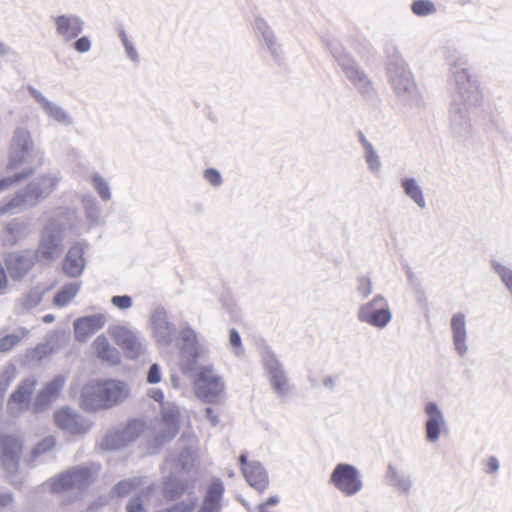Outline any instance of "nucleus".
Listing matches in <instances>:
<instances>
[{
	"mask_svg": "<svg viewBox=\"0 0 512 512\" xmlns=\"http://www.w3.org/2000/svg\"><path fill=\"white\" fill-rule=\"evenodd\" d=\"M465 60L459 59L453 64L455 95L451 105V113L455 123L465 120L469 107L477 106L482 94L477 78L464 67Z\"/></svg>",
	"mask_w": 512,
	"mask_h": 512,
	"instance_id": "nucleus-1",
	"label": "nucleus"
},
{
	"mask_svg": "<svg viewBox=\"0 0 512 512\" xmlns=\"http://www.w3.org/2000/svg\"><path fill=\"white\" fill-rule=\"evenodd\" d=\"M58 181L59 177L55 173H46L33 179L13 198L0 202V217L12 214L26 205H37L55 190Z\"/></svg>",
	"mask_w": 512,
	"mask_h": 512,
	"instance_id": "nucleus-2",
	"label": "nucleus"
},
{
	"mask_svg": "<svg viewBox=\"0 0 512 512\" xmlns=\"http://www.w3.org/2000/svg\"><path fill=\"white\" fill-rule=\"evenodd\" d=\"M41 162L42 155L35 148L30 132L25 128H17L12 138L7 168L14 170L27 165V170L32 168L34 171Z\"/></svg>",
	"mask_w": 512,
	"mask_h": 512,
	"instance_id": "nucleus-3",
	"label": "nucleus"
},
{
	"mask_svg": "<svg viewBox=\"0 0 512 512\" xmlns=\"http://www.w3.org/2000/svg\"><path fill=\"white\" fill-rule=\"evenodd\" d=\"M194 373L195 395L207 403H221L225 398L226 385L212 365H195Z\"/></svg>",
	"mask_w": 512,
	"mask_h": 512,
	"instance_id": "nucleus-4",
	"label": "nucleus"
},
{
	"mask_svg": "<svg viewBox=\"0 0 512 512\" xmlns=\"http://www.w3.org/2000/svg\"><path fill=\"white\" fill-rule=\"evenodd\" d=\"M388 78L398 99L404 104H418L421 93L414 77L404 60L397 59L389 64Z\"/></svg>",
	"mask_w": 512,
	"mask_h": 512,
	"instance_id": "nucleus-5",
	"label": "nucleus"
},
{
	"mask_svg": "<svg viewBox=\"0 0 512 512\" xmlns=\"http://www.w3.org/2000/svg\"><path fill=\"white\" fill-rule=\"evenodd\" d=\"M98 470L96 465L77 466L52 478L49 485L54 492H69L76 496L94 481Z\"/></svg>",
	"mask_w": 512,
	"mask_h": 512,
	"instance_id": "nucleus-6",
	"label": "nucleus"
},
{
	"mask_svg": "<svg viewBox=\"0 0 512 512\" xmlns=\"http://www.w3.org/2000/svg\"><path fill=\"white\" fill-rule=\"evenodd\" d=\"M108 332L129 359H137L146 351V342L129 325L118 323L109 326Z\"/></svg>",
	"mask_w": 512,
	"mask_h": 512,
	"instance_id": "nucleus-7",
	"label": "nucleus"
},
{
	"mask_svg": "<svg viewBox=\"0 0 512 512\" xmlns=\"http://www.w3.org/2000/svg\"><path fill=\"white\" fill-rule=\"evenodd\" d=\"M330 483L344 496L351 497L364 487L362 474L354 465L339 463L330 476Z\"/></svg>",
	"mask_w": 512,
	"mask_h": 512,
	"instance_id": "nucleus-8",
	"label": "nucleus"
},
{
	"mask_svg": "<svg viewBox=\"0 0 512 512\" xmlns=\"http://www.w3.org/2000/svg\"><path fill=\"white\" fill-rule=\"evenodd\" d=\"M357 316L360 322L369 324L377 329H384L392 320V311L387 299L377 295L369 302L360 306Z\"/></svg>",
	"mask_w": 512,
	"mask_h": 512,
	"instance_id": "nucleus-9",
	"label": "nucleus"
},
{
	"mask_svg": "<svg viewBox=\"0 0 512 512\" xmlns=\"http://www.w3.org/2000/svg\"><path fill=\"white\" fill-rule=\"evenodd\" d=\"M262 362L273 393L278 398L290 396L293 392V385L277 358L267 352L264 354Z\"/></svg>",
	"mask_w": 512,
	"mask_h": 512,
	"instance_id": "nucleus-10",
	"label": "nucleus"
},
{
	"mask_svg": "<svg viewBox=\"0 0 512 512\" xmlns=\"http://www.w3.org/2000/svg\"><path fill=\"white\" fill-rule=\"evenodd\" d=\"M425 414V440L429 444H436L448 432L445 414L435 401H428L424 406Z\"/></svg>",
	"mask_w": 512,
	"mask_h": 512,
	"instance_id": "nucleus-11",
	"label": "nucleus"
},
{
	"mask_svg": "<svg viewBox=\"0 0 512 512\" xmlns=\"http://www.w3.org/2000/svg\"><path fill=\"white\" fill-rule=\"evenodd\" d=\"M23 441L15 433H0V464L13 474L18 470Z\"/></svg>",
	"mask_w": 512,
	"mask_h": 512,
	"instance_id": "nucleus-12",
	"label": "nucleus"
},
{
	"mask_svg": "<svg viewBox=\"0 0 512 512\" xmlns=\"http://www.w3.org/2000/svg\"><path fill=\"white\" fill-rule=\"evenodd\" d=\"M180 337L183 342L181 353L183 360H185V368L193 370L199 360L207 359L208 350L198 343L197 335L190 327L182 329Z\"/></svg>",
	"mask_w": 512,
	"mask_h": 512,
	"instance_id": "nucleus-13",
	"label": "nucleus"
},
{
	"mask_svg": "<svg viewBox=\"0 0 512 512\" xmlns=\"http://www.w3.org/2000/svg\"><path fill=\"white\" fill-rule=\"evenodd\" d=\"M29 93L48 119L61 126L73 125V117L62 106L48 99L36 88L29 87Z\"/></svg>",
	"mask_w": 512,
	"mask_h": 512,
	"instance_id": "nucleus-14",
	"label": "nucleus"
},
{
	"mask_svg": "<svg viewBox=\"0 0 512 512\" xmlns=\"http://www.w3.org/2000/svg\"><path fill=\"white\" fill-rule=\"evenodd\" d=\"M152 337L160 346H168L175 337V326L168 319L167 312L163 308L155 309L150 318Z\"/></svg>",
	"mask_w": 512,
	"mask_h": 512,
	"instance_id": "nucleus-15",
	"label": "nucleus"
},
{
	"mask_svg": "<svg viewBox=\"0 0 512 512\" xmlns=\"http://www.w3.org/2000/svg\"><path fill=\"white\" fill-rule=\"evenodd\" d=\"M62 231V226L54 221L45 226L37 250L41 258L52 260L58 256L63 239Z\"/></svg>",
	"mask_w": 512,
	"mask_h": 512,
	"instance_id": "nucleus-16",
	"label": "nucleus"
},
{
	"mask_svg": "<svg viewBox=\"0 0 512 512\" xmlns=\"http://www.w3.org/2000/svg\"><path fill=\"white\" fill-rule=\"evenodd\" d=\"M161 420L155 428L157 439L161 441L173 438L179 429L181 413L178 406L174 403H162Z\"/></svg>",
	"mask_w": 512,
	"mask_h": 512,
	"instance_id": "nucleus-17",
	"label": "nucleus"
},
{
	"mask_svg": "<svg viewBox=\"0 0 512 512\" xmlns=\"http://www.w3.org/2000/svg\"><path fill=\"white\" fill-rule=\"evenodd\" d=\"M55 33L64 42L76 39L84 29V21L75 14H61L52 17Z\"/></svg>",
	"mask_w": 512,
	"mask_h": 512,
	"instance_id": "nucleus-18",
	"label": "nucleus"
},
{
	"mask_svg": "<svg viewBox=\"0 0 512 512\" xmlns=\"http://www.w3.org/2000/svg\"><path fill=\"white\" fill-rule=\"evenodd\" d=\"M107 323V316L97 313L77 318L73 322L74 337L78 342L85 343L88 339L101 330Z\"/></svg>",
	"mask_w": 512,
	"mask_h": 512,
	"instance_id": "nucleus-19",
	"label": "nucleus"
},
{
	"mask_svg": "<svg viewBox=\"0 0 512 512\" xmlns=\"http://www.w3.org/2000/svg\"><path fill=\"white\" fill-rule=\"evenodd\" d=\"M36 254L33 251L10 253L6 257V267L9 275L17 280L24 277L33 267Z\"/></svg>",
	"mask_w": 512,
	"mask_h": 512,
	"instance_id": "nucleus-20",
	"label": "nucleus"
},
{
	"mask_svg": "<svg viewBox=\"0 0 512 512\" xmlns=\"http://www.w3.org/2000/svg\"><path fill=\"white\" fill-rule=\"evenodd\" d=\"M55 424L70 434H82L89 428V424L70 408H61L54 412Z\"/></svg>",
	"mask_w": 512,
	"mask_h": 512,
	"instance_id": "nucleus-21",
	"label": "nucleus"
},
{
	"mask_svg": "<svg viewBox=\"0 0 512 512\" xmlns=\"http://www.w3.org/2000/svg\"><path fill=\"white\" fill-rule=\"evenodd\" d=\"M239 461L247 483L259 492L264 491L268 486V477L264 467L258 461L247 462L245 455H241Z\"/></svg>",
	"mask_w": 512,
	"mask_h": 512,
	"instance_id": "nucleus-22",
	"label": "nucleus"
},
{
	"mask_svg": "<svg viewBox=\"0 0 512 512\" xmlns=\"http://www.w3.org/2000/svg\"><path fill=\"white\" fill-rule=\"evenodd\" d=\"M80 404L86 410L105 409L102 380H94L81 389Z\"/></svg>",
	"mask_w": 512,
	"mask_h": 512,
	"instance_id": "nucleus-23",
	"label": "nucleus"
},
{
	"mask_svg": "<svg viewBox=\"0 0 512 512\" xmlns=\"http://www.w3.org/2000/svg\"><path fill=\"white\" fill-rule=\"evenodd\" d=\"M88 244L86 242H77L72 245L64 259L63 270L70 277H78L85 268L84 252Z\"/></svg>",
	"mask_w": 512,
	"mask_h": 512,
	"instance_id": "nucleus-24",
	"label": "nucleus"
},
{
	"mask_svg": "<svg viewBox=\"0 0 512 512\" xmlns=\"http://www.w3.org/2000/svg\"><path fill=\"white\" fill-rule=\"evenodd\" d=\"M105 409L126 400L130 394L129 385L121 380H102Z\"/></svg>",
	"mask_w": 512,
	"mask_h": 512,
	"instance_id": "nucleus-25",
	"label": "nucleus"
},
{
	"mask_svg": "<svg viewBox=\"0 0 512 512\" xmlns=\"http://www.w3.org/2000/svg\"><path fill=\"white\" fill-rule=\"evenodd\" d=\"M64 384L65 379L63 376H56L49 381L38 393L33 404L34 409L36 411H43L47 409L54 401H56Z\"/></svg>",
	"mask_w": 512,
	"mask_h": 512,
	"instance_id": "nucleus-26",
	"label": "nucleus"
},
{
	"mask_svg": "<svg viewBox=\"0 0 512 512\" xmlns=\"http://www.w3.org/2000/svg\"><path fill=\"white\" fill-rule=\"evenodd\" d=\"M35 386L36 380L33 377L24 379L18 385L16 391L10 396L8 401V407L13 413H19L27 408Z\"/></svg>",
	"mask_w": 512,
	"mask_h": 512,
	"instance_id": "nucleus-27",
	"label": "nucleus"
},
{
	"mask_svg": "<svg viewBox=\"0 0 512 512\" xmlns=\"http://www.w3.org/2000/svg\"><path fill=\"white\" fill-rule=\"evenodd\" d=\"M450 327L454 348L459 355L464 356L468 352V333L465 315L461 312L454 314L451 318Z\"/></svg>",
	"mask_w": 512,
	"mask_h": 512,
	"instance_id": "nucleus-28",
	"label": "nucleus"
},
{
	"mask_svg": "<svg viewBox=\"0 0 512 512\" xmlns=\"http://www.w3.org/2000/svg\"><path fill=\"white\" fill-rule=\"evenodd\" d=\"M254 29L257 37L264 43L271 56L275 59L279 58L282 55V47L268 23L263 18H256Z\"/></svg>",
	"mask_w": 512,
	"mask_h": 512,
	"instance_id": "nucleus-29",
	"label": "nucleus"
},
{
	"mask_svg": "<svg viewBox=\"0 0 512 512\" xmlns=\"http://www.w3.org/2000/svg\"><path fill=\"white\" fill-rule=\"evenodd\" d=\"M93 353L103 361L116 365L120 361L119 351L109 343L108 338L101 334L92 342Z\"/></svg>",
	"mask_w": 512,
	"mask_h": 512,
	"instance_id": "nucleus-30",
	"label": "nucleus"
},
{
	"mask_svg": "<svg viewBox=\"0 0 512 512\" xmlns=\"http://www.w3.org/2000/svg\"><path fill=\"white\" fill-rule=\"evenodd\" d=\"M359 141L363 149V158L368 171L374 176H379L382 172V161L377 149L363 133H360Z\"/></svg>",
	"mask_w": 512,
	"mask_h": 512,
	"instance_id": "nucleus-31",
	"label": "nucleus"
},
{
	"mask_svg": "<svg viewBox=\"0 0 512 512\" xmlns=\"http://www.w3.org/2000/svg\"><path fill=\"white\" fill-rule=\"evenodd\" d=\"M401 188L406 197H408L418 208L425 209L426 199L420 182L414 177H403L400 180Z\"/></svg>",
	"mask_w": 512,
	"mask_h": 512,
	"instance_id": "nucleus-32",
	"label": "nucleus"
},
{
	"mask_svg": "<svg viewBox=\"0 0 512 512\" xmlns=\"http://www.w3.org/2000/svg\"><path fill=\"white\" fill-rule=\"evenodd\" d=\"M223 491L224 487L222 482L219 479L213 480L207 489V493L198 512H219Z\"/></svg>",
	"mask_w": 512,
	"mask_h": 512,
	"instance_id": "nucleus-33",
	"label": "nucleus"
},
{
	"mask_svg": "<svg viewBox=\"0 0 512 512\" xmlns=\"http://www.w3.org/2000/svg\"><path fill=\"white\" fill-rule=\"evenodd\" d=\"M342 67L347 78L361 93L366 94L370 92L372 83L355 62L342 63Z\"/></svg>",
	"mask_w": 512,
	"mask_h": 512,
	"instance_id": "nucleus-34",
	"label": "nucleus"
},
{
	"mask_svg": "<svg viewBox=\"0 0 512 512\" xmlns=\"http://www.w3.org/2000/svg\"><path fill=\"white\" fill-rule=\"evenodd\" d=\"M163 493L166 498L171 500L179 498L184 494H187V499L197 498V496L193 495L190 485L184 483L182 479L176 475L167 477L164 482Z\"/></svg>",
	"mask_w": 512,
	"mask_h": 512,
	"instance_id": "nucleus-35",
	"label": "nucleus"
},
{
	"mask_svg": "<svg viewBox=\"0 0 512 512\" xmlns=\"http://www.w3.org/2000/svg\"><path fill=\"white\" fill-rule=\"evenodd\" d=\"M29 233L28 222L23 219H15L6 226L4 241L12 245L25 238Z\"/></svg>",
	"mask_w": 512,
	"mask_h": 512,
	"instance_id": "nucleus-36",
	"label": "nucleus"
},
{
	"mask_svg": "<svg viewBox=\"0 0 512 512\" xmlns=\"http://www.w3.org/2000/svg\"><path fill=\"white\" fill-rule=\"evenodd\" d=\"M386 477L388 484L399 492L408 493L412 487L410 477L401 473L394 465L388 466Z\"/></svg>",
	"mask_w": 512,
	"mask_h": 512,
	"instance_id": "nucleus-37",
	"label": "nucleus"
},
{
	"mask_svg": "<svg viewBox=\"0 0 512 512\" xmlns=\"http://www.w3.org/2000/svg\"><path fill=\"white\" fill-rule=\"evenodd\" d=\"M29 334V330L27 328H19L13 333L4 335L0 338V353H9L16 346L20 344V342L26 338Z\"/></svg>",
	"mask_w": 512,
	"mask_h": 512,
	"instance_id": "nucleus-38",
	"label": "nucleus"
},
{
	"mask_svg": "<svg viewBox=\"0 0 512 512\" xmlns=\"http://www.w3.org/2000/svg\"><path fill=\"white\" fill-rule=\"evenodd\" d=\"M155 485H149L141 493L130 499L127 505V512H147L146 502L154 495Z\"/></svg>",
	"mask_w": 512,
	"mask_h": 512,
	"instance_id": "nucleus-39",
	"label": "nucleus"
},
{
	"mask_svg": "<svg viewBox=\"0 0 512 512\" xmlns=\"http://www.w3.org/2000/svg\"><path fill=\"white\" fill-rule=\"evenodd\" d=\"M89 178L93 189L99 195L101 200L104 202L111 200L112 193L108 181L97 172L92 173Z\"/></svg>",
	"mask_w": 512,
	"mask_h": 512,
	"instance_id": "nucleus-40",
	"label": "nucleus"
},
{
	"mask_svg": "<svg viewBox=\"0 0 512 512\" xmlns=\"http://www.w3.org/2000/svg\"><path fill=\"white\" fill-rule=\"evenodd\" d=\"M79 290V283H70L65 285L61 291L55 295L54 305L57 307H65L75 298Z\"/></svg>",
	"mask_w": 512,
	"mask_h": 512,
	"instance_id": "nucleus-41",
	"label": "nucleus"
},
{
	"mask_svg": "<svg viewBox=\"0 0 512 512\" xmlns=\"http://www.w3.org/2000/svg\"><path fill=\"white\" fill-rule=\"evenodd\" d=\"M127 444H128V442L125 438L123 431L117 430V431L108 433L105 436L101 446L105 450H116V449H120V448L124 447Z\"/></svg>",
	"mask_w": 512,
	"mask_h": 512,
	"instance_id": "nucleus-42",
	"label": "nucleus"
},
{
	"mask_svg": "<svg viewBox=\"0 0 512 512\" xmlns=\"http://www.w3.org/2000/svg\"><path fill=\"white\" fill-rule=\"evenodd\" d=\"M49 291L48 287L36 286L33 288L23 299L22 305L26 309H31L38 306L44 295Z\"/></svg>",
	"mask_w": 512,
	"mask_h": 512,
	"instance_id": "nucleus-43",
	"label": "nucleus"
},
{
	"mask_svg": "<svg viewBox=\"0 0 512 512\" xmlns=\"http://www.w3.org/2000/svg\"><path fill=\"white\" fill-rule=\"evenodd\" d=\"M60 347V344H38L34 349L28 351L27 356L33 360L40 362L42 359L51 355L55 351H57Z\"/></svg>",
	"mask_w": 512,
	"mask_h": 512,
	"instance_id": "nucleus-44",
	"label": "nucleus"
},
{
	"mask_svg": "<svg viewBox=\"0 0 512 512\" xmlns=\"http://www.w3.org/2000/svg\"><path fill=\"white\" fill-rule=\"evenodd\" d=\"M31 174H33V169H23L21 172H17L13 175H9L6 177H3L0 179V193L8 190L13 185L17 184L18 182L24 180L25 178L29 177Z\"/></svg>",
	"mask_w": 512,
	"mask_h": 512,
	"instance_id": "nucleus-45",
	"label": "nucleus"
},
{
	"mask_svg": "<svg viewBox=\"0 0 512 512\" xmlns=\"http://www.w3.org/2000/svg\"><path fill=\"white\" fill-rule=\"evenodd\" d=\"M145 424L141 420H134L127 424V426L122 429L125 438L128 443L134 441L141 433L144 432Z\"/></svg>",
	"mask_w": 512,
	"mask_h": 512,
	"instance_id": "nucleus-46",
	"label": "nucleus"
},
{
	"mask_svg": "<svg viewBox=\"0 0 512 512\" xmlns=\"http://www.w3.org/2000/svg\"><path fill=\"white\" fill-rule=\"evenodd\" d=\"M84 209L87 218L93 223L97 224L101 219V208L99 203L94 198H89L85 201Z\"/></svg>",
	"mask_w": 512,
	"mask_h": 512,
	"instance_id": "nucleus-47",
	"label": "nucleus"
},
{
	"mask_svg": "<svg viewBox=\"0 0 512 512\" xmlns=\"http://www.w3.org/2000/svg\"><path fill=\"white\" fill-rule=\"evenodd\" d=\"M411 9L418 16H427L436 11L434 4L429 0H415Z\"/></svg>",
	"mask_w": 512,
	"mask_h": 512,
	"instance_id": "nucleus-48",
	"label": "nucleus"
},
{
	"mask_svg": "<svg viewBox=\"0 0 512 512\" xmlns=\"http://www.w3.org/2000/svg\"><path fill=\"white\" fill-rule=\"evenodd\" d=\"M197 503V498H189L184 501L173 504L172 506L160 509L156 512H190L192 511Z\"/></svg>",
	"mask_w": 512,
	"mask_h": 512,
	"instance_id": "nucleus-49",
	"label": "nucleus"
},
{
	"mask_svg": "<svg viewBox=\"0 0 512 512\" xmlns=\"http://www.w3.org/2000/svg\"><path fill=\"white\" fill-rule=\"evenodd\" d=\"M16 377V370L14 366L6 367L0 373V397L4 395L10 384Z\"/></svg>",
	"mask_w": 512,
	"mask_h": 512,
	"instance_id": "nucleus-50",
	"label": "nucleus"
},
{
	"mask_svg": "<svg viewBox=\"0 0 512 512\" xmlns=\"http://www.w3.org/2000/svg\"><path fill=\"white\" fill-rule=\"evenodd\" d=\"M139 486L138 481L135 479L124 480L119 482L113 489V493L119 497H123L127 495L129 492L135 490V488Z\"/></svg>",
	"mask_w": 512,
	"mask_h": 512,
	"instance_id": "nucleus-51",
	"label": "nucleus"
},
{
	"mask_svg": "<svg viewBox=\"0 0 512 512\" xmlns=\"http://www.w3.org/2000/svg\"><path fill=\"white\" fill-rule=\"evenodd\" d=\"M119 37H120V39L122 41V44H123V46L125 48V52H126L127 57L131 61H133L135 63H138V61H139L138 52H137L135 46L133 45V43L129 41L127 35L125 34V32L123 30L120 31Z\"/></svg>",
	"mask_w": 512,
	"mask_h": 512,
	"instance_id": "nucleus-52",
	"label": "nucleus"
},
{
	"mask_svg": "<svg viewBox=\"0 0 512 512\" xmlns=\"http://www.w3.org/2000/svg\"><path fill=\"white\" fill-rule=\"evenodd\" d=\"M229 343L233 349V354L236 357H242L244 354V349L242 346L241 337L235 329L230 330Z\"/></svg>",
	"mask_w": 512,
	"mask_h": 512,
	"instance_id": "nucleus-53",
	"label": "nucleus"
},
{
	"mask_svg": "<svg viewBox=\"0 0 512 512\" xmlns=\"http://www.w3.org/2000/svg\"><path fill=\"white\" fill-rule=\"evenodd\" d=\"M55 443H56V441H55L54 437H52V436L46 437L40 443H38L37 446L33 449V451H32L33 456L37 457L47 451H50L54 447Z\"/></svg>",
	"mask_w": 512,
	"mask_h": 512,
	"instance_id": "nucleus-54",
	"label": "nucleus"
},
{
	"mask_svg": "<svg viewBox=\"0 0 512 512\" xmlns=\"http://www.w3.org/2000/svg\"><path fill=\"white\" fill-rule=\"evenodd\" d=\"M162 380V369L158 364H152L147 372L146 382L149 384H158Z\"/></svg>",
	"mask_w": 512,
	"mask_h": 512,
	"instance_id": "nucleus-55",
	"label": "nucleus"
},
{
	"mask_svg": "<svg viewBox=\"0 0 512 512\" xmlns=\"http://www.w3.org/2000/svg\"><path fill=\"white\" fill-rule=\"evenodd\" d=\"M111 303L120 310H127L132 307V298L128 295L113 296Z\"/></svg>",
	"mask_w": 512,
	"mask_h": 512,
	"instance_id": "nucleus-56",
	"label": "nucleus"
},
{
	"mask_svg": "<svg viewBox=\"0 0 512 512\" xmlns=\"http://www.w3.org/2000/svg\"><path fill=\"white\" fill-rule=\"evenodd\" d=\"M358 291L363 298H367L372 293V281L368 277H360L358 280Z\"/></svg>",
	"mask_w": 512,
	"mask_h": 512,
	"instance_id": "nucleus-57",
	"label": "nucleus"
},
{
	"mask_svg": "<svg viewBox=\"0 0 512 512\" xmlns=\"http://www.w3.org/2000/svg\"><path fill=\"white\" fill-rule=\"evenodd\" d=\"M92 43L88 36H82L73 43V48L78 53H86L91 49Z\"/></svg>",
	"mask_w": 512,
	"mask_h": 512,
	"instance_id": "nucleus-58",
	"label": "nucleus"
},
{
	"mask_svg": "<svg viewBox=\"0 0 512 512\" xmlns=\"http://www.w3.org/2000/svg\"><path fill=\"white\" fill-rule=\"evenodd\" d=\"M204 178L213 186H220L222 183L221 174L215 169L205 170Z\"/></svg>",
	"mask_w": 512,
	"mask_h": 512,
	"instance_id": "nucleus-59",
	"label": "nucleus"
},
{
	"mask_svg": "<svg viewBox=\"0 0 512 512\" xmlns=\"http://www.w3.org/2000/svg\"><path fill=\"white\" fill-rule=\"evenodd\" d=\"M194 460V451L187 449L181 453L179 458V464L183 469H189L190 463Z\"/></svg>",
	"mask_w": 512,
	"mask_h": 512,
	"instance_id": "nucleus-60",
	"label": "nucleus"
},
{
	"mask_svg": "<svg viewBox=\"0 0 512 512\" xmlns=\"http://www.w3.org/2000/svg\"><path fill=\"white\" fill-rule=\"evenodd\" d=\"M146 394L149 398L153 399L156 402H160V403H162L163 398H164L162 390H160L158 388H150L147 390Z\"/></svg>",
	"mask_w": 512,
	"mask_h": 512,
	"instance_id": "nucleus-61",
	"label": "nucleus"
},
{
	"mask_svg": "<svg viewBox=\"0 0 512 512\" xmlns=\"http://www.w3.org/2000/svg\"><path fill=\"white\" fill-rule=\"evenodd\" d=\"M62 336V332L60 331H52L49 332L45 338V344H59L60 337Z\"/></svg>",
	"mask_w": 512,
	"mask_h": 512,
	"instance_id": "nucleus-62",
	"label": "nucleus"
},
{
	"mask_svg": "<svg viewBox=\"0 0 512 512\" xmlns=\"http://www.w3.org/2000/svg\"><path fill=\"white\" fill-rule=\"evenodd\" d=\"M278 497L277 496H271L268 498V500L258 506V512H269L267 510L268 506H274L278 503Z\"/></svg>",
	"mask_w": 512,
	"mask_h": 512,
	"instance_id": "nucleus-63",
	"label": "nucleus"
},
{
	"mask_svg": "<svg viewBox=\"0 0 512 512\" xmlns=\"http://www.w3.org/2000/svg\"><path fill=\"white\" fill-rule=\"evenodd\" d=\"M205 417L207 419V421H209V423L212 425V426H217L219 424V417L218 415L215 414V412L213 411L212 408H207L206 411H205Z\"/></svg>",
	"mask_w": 512,
	"mask_h": 512,
	"instance_id": "nucleus-64",
	"label": "nucleus"
}]
</instances>
